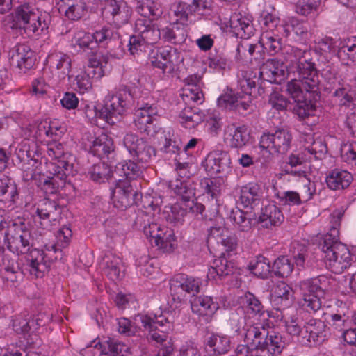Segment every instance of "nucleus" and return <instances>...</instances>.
<instances>
[{
	"instance_id": "f257e3e1",
	"label": "nucleus",
	"mask_w": 356,
	"mask_h": 356,
	"mask_svg": "<svg viewBox=\"0 0 356 356\" xmlns=\"http://www.w3.org/2000/svg\"><path fill=\"white\" fill-rule=\"evenodd\" d=\"M13 230L8 235V248L17 254H27L26 261L31 274L42 277L49 272L51 264L61 255V251L55 245H45L46 252L33 248L36 245L44 243L42 236L34 238L31 235V224L29 219L18 218L13 222Z\"/></svg>"
},
{
	"instance_id": "f03ea898",
	"label": "nucleus",
	"mask_w": 356,
	"mask_h": 356,
	"mask_svg": "<svg viewBox=\"0 0 356 356\" xmlns=\"http://www.w3.org/2000/svg\"><path fill=\"white\" fill-rule=\"evenodd\" d=\"M298 69V79L289 82L286 91L296 103L293 112L303 120L314 115L316 102L320 99V81L316 68Z\"/></svg>"
},
{
	"instance_id": "7ed1b4c3",
	"label": "nucleus",
	"mask_w": 356,
	"mask_h": 356,
	"mask_svg": "<svg viewBox=\"0 0 356 356\" xmlns=\"http://www.w3.org/2000/svg\"><path fill=\"white\" fill-rule=\"evenodd\" d=\"M48 17L29 4L18 6L5 17L3 26L8 33L40 35L49 27Z\"/></svg>"
},
{
	"instance_id": "20e7f679",
	"label": "nucleus",
	"mask_w": 356,
	"mask_h": 356,
	"mask_svg": "<svg viewBox=\"0 0 356 356\" xmlns=\"http://www.w3.org/2000/svg\"><path fill=\"white\" fill-rule=\"evenodd\" d=\"M140 90L135 88L133 91L123 89L115 95H108L104 105L100 106L99 118L103 119L109 124H114L113 120L122 115L130 104L131 99H140Z\"/></svg>"
},
{
	"instance_id": "39448f33",
	"label": "nucleus",
	"mask_w": 356,
	"mask_h": 356,
	"mask_svg": "<svg viewBox=\"0 0 356 356\" xmlns=\"http://www.w3.org/2000/svg\"><path fill=\"white\" fill-rule=\"evenodd\" d=\"M136 106L138 108L134 113V124L136 129L140 133L154 136L161 129L156 120V107L140 101H137Z\"/></svg>"
},
{
	"instance_id": "423d86ee",
	"label": "nucleus",
	"mask_w": 356,
	"mask_h": 356,
	"mask_svg": "<svg viewBox=\"0 0 356 356\" xmlns=\"http://www.w3.org/2000/svg\"><path fill=\"white\" fill-rule=\"evenodd\" d=\"M165 314L154 315V318L147 315L138 316L145 329L149 331L148 338L157 343L165 341L168 334L173 329L172 322Z\"/></svg>"
},
{
	"instance_id": "0eeeda50",
	"label": "nucleus",
	"mask_w": 356,
	"mask_h": 356,
	"mask_svg": "<svg viewBox=\"0 0 356 356\" xmlns=\"http://www.w3.org/2000/svg\"><path fill=\"white\" fill-rule=\"evenodd\" d=\"M170 293L175 307H179L187 293L195 296L200 291V282L184 274L176 275L170 282Z\"/></svg>"
},
{
	"instance_id": "6e6552de",
	"label": "nucleus",
	"mask_w": 356,
	"mask_h": 356,
	"mask_svg": "<svg viewBox=\"0 0 356 356\" xmlns=\"http://www.w3.org/2000/svg\"><path fill=\"white\" fill-rule=\"evenodd\" d=\"M52 165L50 168L51 177L43 176L40 179L39 186L47 194L56 193L58 188L65 185L69 176L75 175V170H72V165L67 162L60 161L58 167Z\"/></svg>"
},
{
	"instance_id": "1a4fd4ad",
	"label": "nucleus",
	"mask_w": 356,
	"mask_h": 356,
	"mask_svg": "<svg viewBox=\"0 0 356 356\" xmlns=\"http://www.w3.org/2000/svg\"><path fill=\"white\" fill-rule=\"evenodd\" d=\"M299 288L302 295L301 306L307 312H316L321 307V298H325L326 292L319 286L317 278L308 279L300 282Z\"/></svg>"
},
{
	"instance_id": "9d476101",
	"label": "nucleus",
	"mask_w": 356,
	"mask_h": 356,
	"mask_svg": "<svg viewBox=\"0 0 356 356\" xmlns=\"http://www.w3.org/2000/svg\"><path fill=\"white\" fill-rule=\"evenodd\" d=\"M292 134L285 129H278L273 134H264L260 139L259 146L270 153L284 154L290 149Z\"/></svg>"
},
{
	"instance_id": "9b49d317",
	"label": "nucleus",
	"mask_w": 356,
	"mask_h": 356,
	"mask_svg": "<svg viewBox=\"0 0 356 356\" xmlns=\"http://www.w3.org/2000/svg\"><path fill=\"white\" fill-rule=\"evenodd\" d=\"M123 143L129 154L138 163L146 164L156 155L155 149L136 134H127Z\"/></svg>"
},
{
	"instance_id": "f8f14e48",
	"label": "nucleus",
	"mask_w": 356,
	"mask_h": 356,
	"mask_svg": "<svg viewBox=\"0 0 356 356\" xmlns=\"http://www.w3.org/2000/svg\"><path fill=\"white\" fill-rule=\"evenodd\" d=\"M60 213L59 204L47 198L39 201L37 204L35 214L32 216L35 222L40 223L38 233L40 236L45 235L46 230L51 225V221H55Z\"/></svg>"
},
{
	"instance_id": "ddd939ff",
	"label": "nucleus",
	"mask_w": 356,
	"mask_h": 356,
	"mask_svg": "<svg viewBox=\"0 0 356 356\" xmlns=\"http://www.w3.org/2000/svg\"><path fill=\"white\" fill-rule=\"evenodd\" d=\"M261 69L245 68L240 70L238 74L239 89L247 96H251L252 99L257 98V96H261L265 92L262 86L256 88V84L260 79L266 80L263 77L264 72L261 71Z\"/></svg>"
},
{
	"instance_id": "4468645a",
	"label": "nucleus",
	"mask_w": 356,
	"mask_h": 356,
	"mask_svg": "<svg viewBox=\"0 0 356 356\" xmlns=\"http://www.w3.org/2000/svg\"><path fill=\"white\" fill-rule=\"evenodd\" d=\"M331 333L326 329L324 323L320 320L311 319L305 324L303 337L300 343L305 346H312L321 344L330 337Z\"/></svg>"
},
{
	"instance_id": "2eb2a0df",
	"label": "nucleus",
	"mask_w": 356,
	"mask_h": 356,
	"mask_svg": "<svg viewBox=\"0 0 356 356\" xmlns=\"http://www.w3.org/2000/svg\"><path fill=\"white\" fill-rule=\"evenodd\" d=\"M113 183L116 186L111 188V197L115 207L124 209L131 206L134 202V197L137 194L129 181L115 177Z\"/></svg>"
},
{
	"instance_id": "dca6fc26",
	"label": "nucleus",
	"mask_w": 356,
	"mask_h": 356,
	"mask_svg": "<svg viewBox=\"0 0 356 356\" xmlns=\"http://www.w3.org/2000/svg\"><path fill=\"white\" fill-rule=\"evenodd\" d=\"M102 10L103 16L111 23L117 26L127 24L131 17L130 9L123 6L120 0H106Z\"/></svg>"
},
{
	"instance_id": "f3484780",
	"label": "nucleus",
	"mask_w": 356,
	"mask_h": 356,
	"mask_svg": "<svg viewBox=\"0 0 356 356\" xmlns=\"http://www.w3.org/2000/svg\"><path fill=\"white\" fill-rule=\"evenodd\" d=\"M231 159L227 151L216 149L211 152L203 162L206 171L211 175H218L231 168Z\"/></svg>"
},
{
	"instance_id": "a211bd4d",
	"label": "nucleus",
	"mask_w": 356,
	"mask_h": 356,
	"mask_svg": "<svg viewBox=\"0 0 356 356\" xmlns=\"http://www.w3.org/2000/svg\"><path fill=\"white\" fill-rule=\"evenodd\" d=\"M238 238L223 226H213L208 231L207 243H220L226 252H232L238 247Z\"/></svg>"
},
{
	"instance_id": "6ab92c4d",
	"label": "nucleus",
	"mask_w": 356,
	"mask_h": 356,
	"mask_svg": "<svg viewBox=\"0 0 356 356\" xmlns=\"http://www.w3.org/2000/svg\"><path fill=\"white\" fill-rule=\"evenodd\" d=\"M60 13L70 20L76 21L84 17L88 8L84 0H55Z\"/></svg>"
},
{
	"instance_id": "aec40b11",
	"label": "nucleus",
	"mask_w": 356,
	"mask_h": 356,
	"mask_svg": "<svg viewBox=\"0 0 356 356\" xmlns=\"http://www.w3.org/2000/svg\"><path fill=\"white\" fill-rule=\"evenodd\" d=\"M99 267L102 274L112 281L120 280L124 276L121 259L112 253H107L103 257Z\"/></svg>"
},
{
	"instance_id": "412c9836",
	"label": "nucleus",
	"mask_w": 356,
	"mask_h": 356,
	"mask_svg": "<svg viewBox=\"0 0 356 356\" xmlns=\"http://www.w3.org/2000/svg\"><path fill=\"white\" fill-rule=\"evenodd\" d=\"M268 332L269 330L264 325H248L244 334V341L252 350L264 351Z\"/></svg>"
},
{
	"instance_id": "4be33fe9",
	"label": "nucleus",
	"mask_w": 356,
	"mask_h": 356,
	"mask_svg": "<svg viewBox=\"0 0 356 356\" xmlns=\"http://www.w3.org/2000/svg\"><path fill=\"white\" fill-rule=\"evenodd\" d=\"M335 104L339 107V113L350 111L356 108V94L350 85L342 84L335 90Z\"/></svg>"
},
{
	"instance_id": "5701e85b",
	"label": "nucleus",
	"mask_w": 356,
	"mask_h": 356,
	"mask_svg": "<svg viewBox=\"0 0 356 356\" xmlns=\"http://www.w3.org/2000/svg\"><path fill=\"white\" fill-rule=\"evenodd\" d=\"M230 27L238 38L248 39L254 33V27L251 19L241 14H234L230 18Z\"/></svg>"
},
{
	"instance_id": "b1692460",
	"label": "nucleus",
	"mask_w": 356,
	"mask_h": 356,
	"mask_svg": "<svg viewBox=\"0 0 356 356\" xmlns=\"http://www.w3.org/2000/svg\"><path fill=\"white\" fill-rule=\"evenodd\" d=\"M262 193L259 185L248 184L241 188L239 202L245 208H253L259 204L262 198Z\"/></svg>"
},
{
	"instance_id": "393cba45",
	"label": "nucleus",
	"mask_w": 356,
	"mask_h": 356,
	"mask_svg": "<svg viewBox=\"0 0 356 356\" xmlns=\"http://www.w3.org/2000/svg\"><path fill=\"white\" fill-rule=\"evenodd\" d=\"M162 39L174 44L184 43L188 36L186 26L175 22L161 30Z\"/></svg>"
},
{
	"instance_id": "a878e982",
	"label": "nucleus",
	"mask_w": 356,
	"mask_h": 356,
	"mask_svg": "<svg viewBox=\"0 0 356 356\" xmlns=\"http://www.w3.org/2000/svg\"><path fill=\"white\" fill-rule=\"evenodd\" d=\"M337 56L342 65L350 66L354 64L356 62V36L341 42Z\"/></svg>"
},
{
	"instance_id": "bb28decb",
	"label": "nucleus",
	"mask_w": 356,
	"mask_h": 356,
	"mask_svg": "<svg viewBox=\"0 0 356 356\" xmlns=\"http://www.w3.org/2000/svg\"><path fill=\"white\" fill-rule=\"evenodd\" d=\"M284 215L280 209L275 204H269L261 209L259 222L266 228L271 226H279L284 221Z\"/></svg>"
},
{
	"instance_id": "cd10ccee",
	"label": "nucleus",
	"mask_w": 356,
	"mask_h": 356,
	"mask_svg": "<svg viewBox=\"0 0 356 356\" xmlns=\"http://www.w3.org/2000/svg\"><path fill=\"white\" fill-rule=\"evenodd\" d=\"M218 308V303L214 302L211 296H196L191 300L193 312L200 316H212Z\"/></svg>"
},
{
	"instance_id": "c85d7f7f",
	"label": "nucleus",
	"mask_w": 356,
	"mask_h": 356,
	"mask_svg": "<svg viewBox=\"0 0 356 356\" xmlns=\"http://www.w3.org/2000/svg\"><path fill=\"white\" fill-rule=\"evenodd\" d=\"M114 144L113 139L107 134H102L95 138L90 147V151L94 155L100 158L107 157L114 152Z\"/></svg>"
},
{
	"instance_id": "c756f323",
	"label": "nucleus",
	"mask_w": 356,
	"mask_h": 356,
	"mask_svg": "<svg viewBox=\"0 0 356 356\" xmlns=\"http://www.w3.org/2000/svg\"><path fill=\"white\" fill-rule=\"evenodd\" d=\"M234 273V266L232 262L228 261L225 257L215 259L213 264L209 269L207 277L209 280H215L218 277L220 280L232 275Z\"/></svg>"
},
{
	"instance_id": "7c9ffc66",
	"label": "nucleus",
	"mask_w": 356,
	"mask_h": 356,
	"mask_svg": "<svg viewBox=\"0 0 356 356\" xmlns=\"http://www.w3.org/2000/svg\"><path fill=\"white\" fill-rule=\"evenodd\" d=\"M293 298V290L284 282L277 283L271 291V300L275 305L284 309L288 307Z\"/></svg>"
},
{
	"instance_id": "2f4dec72",
	"label": "nucleus",
	"mask_w": 356,
	"mask_h": 356,
	"mask_svg": "<svg viewBox=\"0 0 356 356\" xmlns=\"http://www.w3.org/2000/svg\"><path fill=\"white\" fill-rule=\"evenodd\" d=\"M99 346L101 354L105 356H129V348L124 343L115 339H108L95 345Z\"/></svg>"
},
{
	"instance_id": "473e14b6",
	"label": "nucleus",
	"mask_w": 356,
	"mask_h": 356,
	"mask_svg": "<svg viewBox=\"0 0 356 356\" xmlns=\"http://www.w3.org/2000/svg\"><path fill=\"white\" fill-rule=\"evenodd\" d=\"M169 187L177 195L181 197L184 204L189 202L195 195V188L189 180L177 179L170 181Z\"/></svg>"
},
{
	"instance_id": "72a5a7b5",
	"label": "nucleus",
	"mask_w": 356,
	"mask_h": 356,
	"mask_svg": "<svg viewBox=\"0 0 356 356\" xmlns=\"http://www.w3.org/2000/svg\"><path fill=\"white\" fill-rule=\"evenodd\" d=\"M47 153L49 157L57 161L55 163H50L49 168H52V165L58 167L60 161H67L69 164L72 165V170H74L73 161H74V157L70 153L65 152L64 147L61 143L56 142L49 143Z\"/></svg>"
},
{
	"instance_id": "f704fd0d",
	"label": "nucleus",
	"mask_w": 356,
	"mask_h": 356,
	"mask_svg": "<svg viewBox=\"0 0 356 356\" xmlns=\"http://www.w3.org/2000/svg\"><path fill=\"white\" fill-rule=\"evenodd\" d=\"M180 122L187 129L195 128L204 119V113L197 107L186 106L179 113Z\"/></svg>"
},
{
	"instance_id": "c9c22d12",
	"label": "nucleus",
	"mask_w": 356,
	"mask_h": 356,
	"mask_svg": "<svg viewBox=\"0 0 356 356\" xmlns=\"http://www.w3.org/2000/svg\"><path fill=\"white\" fill-rule=\"evenodd\" d=\"M351 254L347 246L335 238V274H341L350 266Z\"/></svg>"
},
{
	"instance_id": "e433bc0d",
	"label": "nucleus",
	"mask_w": 356,
	"mask_h": 356,
	"mask_svg": "<svg viewBox=\"0 0 356 356\" xmlns=\"http://www.w3.org/2000/svg\"><path fill=\"white\" fill-rule=\"evenodd\" d=\"M286 342L282 334L274 330H270L264 351L270 356H277L284 348Z\"/></svg>"
},
{
	"instance_id": "4c0bfd02",
	"label": "nucleus",
	"mask_w": 356,
	"mask_h": 356,
	"mask_svg": "<svg viewBox=\"0 0 356 356\" xmlns=\"http://www.w3.org/2000/svg\"><path fill=\"white\" fill-rule=\"evenodd\" d=\"M136 10L142 17L152 19H158L163 14L160 3L154 0H138Z\"/></svg>"
},
{
	"instance_id": "58836bf2",
	"label": "nucleus",
	"mask_w": 356,
	"mask_h": 356,
	"mask_svg": "<svg viewBox=\"0 0 356 356\" xmlns=\"http://www.w3.org/2000/svg\"><path fill=\"white\" fill-rule=\"evenodd\" d=\"M259 43L270 55L278 54L282 49V39L273 30L264 31Z\"/></svg>"
},
{
	"instance_id": "ea45409f",
	"label": "nucleus",
	"mask_w": 356,
	"mask_h": 356,
	"mask_svg": "<svg viewBox=\"0 0 356 356\" xmlns=\"http://www.w3.org/2000/svg\"><path fill=\"white\" fill-rule=\"evenodd\" d=\"M18 195L15 183L8 177L3 175L0 178V202L13 204Z\"/></svg>"
},
{
	"instance_id": "a19ab883",
	"label": "nucleus",
	"mask_w": 356,
	"mask_h": 356,
	"mask_svg": "<svg viewBox=\"0 0 356 356\" xmlns=\"http://www.w3.org/2000/svg\"><path fill=\"white\" fill-rule=\"evenodd\" d=\"M115 176H122L123 181L134 179L143 174V170L140 166L131 160L124 163H118L115 168Z\"/></svg>"
},
{
	"instance_id": "79ce46f5",
	"label": "nucleus",
	"mask_w": 356,
	"mask_h": 356,
	"mask_svg": "<svg viewBox=\"0 0 356 356\" xmlns=\"http://www.w3.org/2000/svg\"><path fill=\"white\" fill-rule=\"evenodd\" d=\"M318 246L324 254V260L327 268L332 271L334 266L332 263L334 259V237L332 234L327 233L323 235L319 241Z\"/></svg>"
},
{
	"instance_id": "37998d69",
	"label": "nucleus",
	"mask_w": 356,
	"mask_h": 356,
	"mask_svg": "<svg viewBox=\"0 0 356 356\" xmlns=\"http://www.w3.org/2000/svg\"><path fill=\"white\" fill-rule=\"evenodd\" d=\"M90 174L93 181L99 183L108 181L113 178L115 180V177H117L115 171L112 172L110 166L104 162L95 164L92 167Z\"/></svg>"
},
{
	"instance_id": "c03bdc74",
	"label": "nucleus",
	"mask_w": 356,
	"mask_h": 356,
	"mask_svg": "<svg viewBox=\"0 0 356 356\" xmlns=\"http://www.w3.org/2000/svg\"><path fill=\"white\" fill-rule=\"evenodd\" d=\"M250 272L261 278L268 277L272 270L269 260L262 255H259L255 260L252 261L248 265Z\"/></svg>"
},
{
	"instance_id": "a18cd8bd",
	"label": "nucleus",
	"mask_w": 356,
	"mask_h": 356,
	"mask_svg": "<svg viewBox=\"0 0 356 356\" xmlns=\"http://www.w3.org/2000/svg\"><path fill=\"white\" fill-rule=\"evenodd\" d=\"M207 346L215 354L221 355L227 353L230 348V340L227 336L212 334L207 341Z\"/></svg>"
},
{
	"instance_id": "49530a36",
	"label": "nucleus",
	"mask_w": 356,
	"mask_h": 356,
	"mask_svg": "<svg viewBox=\"0 0 356 356\" xmlns=\"http://www.w3.org/2000/svg\"><path fill=\"white\" fill-rule=\"evenodd\" d=\"M230 218L238 231L248 232L251 229L252 218L247 212L239 209H233Z\"/></svg>"
},
{
	"instance_id": "de8ad7c7",
	"label": "nucleus",
	"mask_w": 356,
	"mask_h": 356,
	"mask_svg": "<svg viewBox=\"0 0 356 356\" xmlns=\"http://www.w3.org/2000/svg\"><path fill=\"white\" fill-rule=\"evenodd\" d=\"M293 270V264L286 256L277 257L272 266V271L277 277H288L291 274Z\"/></svg>"
},
{
	"instance_id": "09e8293b",
	"label": "nucleus",
	"mask_w": 356,
	"mask_h": 356,
	"mask_svg": "<svg viewBox=\"0 0 356 356\" xmlns=\"http://www.w3.org/2000/svg\"><path fill=\"white\" fill-rule=\"evenodd\" d=\"M243 304L251 314L261 316L264 312V306L259 298L253 293L248 291L242 298Z\"/></svg>"
},
{
	"instance_id": "8fccbe9b",
	"label": "nucleus",
	"mask_w": 356,
	"mask_h": 356,
	"mask_svg": "<svg viewBox=\"0 0 356 356\" xmlns=\"http://www.w3.org/2000/svg\"><path fill=\"white\" fill-rule=\"evenodd\" d=\"M306 142L311 143L305 148L309 153L314 155L316 159H322L327 152L325 143L321 139L314 140L312 136L309 135L306 138Z\"/></svg>"
},
{
	"instance_id": "3c124183",
	"label": "nucleus",
	"mask_w": 356,
	"mask_h": 356,
	"mask_svg": "<svg viewBox=\"0 0 356 356\" xmlns=\"http://www.w3.org/2000/svg\"><path fill=\"white\" fill-rule=\"evenodd\" d=\"M232 138L229 140V145L232 148H241L245 146L249 140V134L245 126L238 127L234 129Z\"/></svg>"
},
{
	"instance_id": "603ef678",
	"label": "nucleus",
	"mask_w": 356,
	"mask_h": 356,
	"mask_svg": "<svg viewBox=\"0 0 356 356\" xmlns=\"http://www.w3.org/2000/svg\"><path fill=\"white\" fill-rule=\"evenodd\" d=\"M117 58L110 54H102L101 53H94L91 51V54L88 56L89 67H104L106 65H114L115 64Z\"/></svg>"
},
{
	"instance_id": "864d4df0",
	"label": "nucleus",
	"mask_w": 356,
	"mask_h": 356,
	"mask_svg": "<svg viewBox=\"0 0 356 356\" xmlns=\"http://www.w3.org/2000/svg\"><path fill=\"white\" fill-rule=\"evenodd\" d=\"M200 186L204 193L210 195L213 199L216 198L221 191L220 180L218 179L204 178L200 181Z\"/></svg>"
},
{
	"instance_id": "5fc2aeb1",
	"label": "nucleus",
	"mask_w": 356,
	"mask_h": 356,
	"mask_svg": "<svg viewBox=\"0 0 356 356\" xmlns=\"http://www.w3.org/2000/svg\"><path fill=\"white\" fill-rule=\"evenodd\" d=\"M318 4L315 0H298L295 4V11L299 15L307 16L317 10Z\"/></svg>"
},
{
	"instance_id": "6e6d98bb",
	"label": "nucleus",
	"mask_w": 356,
	"mask_h": 356,
	"mask_svg": "<svg viewBox=\"0 0 356 356\" xmlns=\"http://www.w3.org/2000/svg\"><path fill=\"white\" fill-rule=\"evenodd\" d=\"M264 69L266 70V72L263 71L264 73L268 75L266 81L270 83L280 84L287 78L289 74L288 68H273V70H272V68Z\"/></svg>"
},
{
	"instance_id": "4d7b16f0",
	"label": "nucleus",
	"mask_w": 356,
	"mask_h": 356,
	"mask_svg": "<svg viewBox=\"0 0 356 356\" xmlns=\"http://www.w3.org/2000/svg\"><path fill=\"white\" fill-rule=\"evenodd\" d=\"M238 96L239 98L237 99L234 110L241 114L245 112L250 113L253 111L254 105L252 103V97L251 96H247L245 93H243L241 90Z\"/></svg>"
},
{
	"instance_id": "13d9d810",
	"label": "nucleus",
	"mask_w": 356,
	"mask_h": 356,
	"mask_svg": "<svg viewBox=\"0 0 356 356\" xmlns=\"http://www.w3.org/2000/svg\"><path fill=\"white\" fill-rule=\"evenodd\" d=\"M174 15L177 17L176 22L180 21V24L186 26L188 21L189 15H193V13H192L190 3L179 2L175 7Z\"/></svg>"
},
{
	"instance_id": "bf43d9fd",
	"label": "nucleus",
	"mask_w": 356,
	"mask_h": 356,
	"mask_svg": "<svg viewBox=\"0 0 356 356\" xmlns=\"http://www.w3.org/2000/svg\"><path fill=\"white\" fill-rule=\"evenodd\" d=\"M239 93L240 92L233 93L230 90L229 92L220 95L217 101L218 106L225 109L234 110L237 99L239 98Z\"/></svg>"
},
{
	"instance_id": "052dcab7",
	"label": "nucleus",
	"mask_w": 356,
	"mask_h": 356,
	"mask_svg": "<svg viewBox=\"0 0 356 356\" xmlns=\"http://www.w3.org/2000/svg\"><path fill=\"white\" fill-rule=\"evenodd\" d=\"M35 325L33 319H28L18 317L13 320V326L14 330L18 334H25L31 331Z\"/></svg>"
},
{
	"instance_id": "680f3d73",
	"label": "nucleus",
	"mask_w": 356,
	"mask_h": 356,
	"mask_svg": "<svg viewBox=\"0 0 356 356\" xmlns=\"http://www.w3.org/2000/svg\"><path fill=\"white\" fill-rule=\"evenodd\" d=\"M352 181L353 176L347 170L335 172V191L348 188Z\"/></svg>"
},
{
	"instance_id": "e2e57ef3",
	"label": "nucleus",
	"mask_w": 356,
	"mask_h": 356,
	"mask_svg": "<svg viewBox=\"0 0 356 356\" xmlns=\"http://www.w3.org/2000/svg\"><path fill=\"white\" fill-rule=\"evenodd\" d=\"M192 13L206 15L212 10V0H193L190 3Z\"/></svg>"
},
{
	"instance_id": "0e129e2a",
	"label": "nucleus",
	"mask_w": 356,
	"mask_h": 356,
	"mask_svg": "<svg viewBox=\"0 0 356 356\" xmlns=\"http://www.w3.org/2000/svg\"><path fill=\"white\" fill-rule=\"evenodd\" d=\"M94 41L96 42V47L97 44H107L113 38V31L108 27H103L99 31H96L92 34Z\"/></svg>"
},
{
	"instance_id": "69168bd1",
	"label": "nucleus",
	"mask_w": 356,
	"mask_h": 356,
	"mask_svg": "<svg viewBox=\"0 0 356 356\" xmlns=\"http://www.w3.org/2000/svg\"><path fill=\"white\" fill-rule=\"evenodd\" d=\"M269 104L277 111H284L287 108L289 101L282 94L273 92L270 95Z\"/></svg>"
},
{
	"instance_id": "338daca9",
	"label": "nucleus",
	"mask_w": 356,
	"mask_h": 356,
	"mask_svg": "<svg viewBox=\"0 0 356 356\" xmlns=\"http://www.w3.org/2000/svg\"><path fill=\"white\" fill-rule=\"evenodd\" d=\"M146 43L140 35H131L129 41V51L131 54H138L145 50Z\"/></svg>"
},
{
	"instance_id": "774afa93",
	"label": "nucleus",
	"mask_w": 356,
	"mask_h": 356,
	"mask_svg": "<svg viewBox=\"0 0 356 356\" xmlns=\"http://www.w3.org/2000/svg\"><path fill=\"white\" fill-rule=\"evenodd\" d=\"M339 152L341 161L350 163L356 154V143H343Z\"/></svg>"
}]
</instances>
